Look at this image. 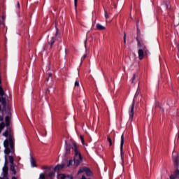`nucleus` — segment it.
Wrapping results in <instances>:
<instances>
[{
  "label": "nucleus",
  "instance_id": "obj_32",
  "mask_svg": "<svg viewBox=\"0 0 179 179\" xmlns=\"http://www.w3.org/2000/svg\"><path fill=\"white\" fill-rule=\"evenodd\" d=\"M136 78V74H134L133 78H131V83H134V80Z\"/></svg>",
  "mask_w": 179,
  "mask_h": 179
},
{
  "label": "nucleus",
  "instance_id": "obj_35",
  "mask_svg": "<svg viewBox=\"0 0 179 179\" xmlns=\"http://www.w3.org/2000/svg\"><path fill=\"white\" fill-rule=\"evenodd\" d=\"M59 33V29L56 27V34H55V36H58Z\"/></svg>",
  "mask_w": 179,
  "mask_h": 179
},
{
  "label": "nucleus",
  "instance_id": "obj_28",
  "mask_svg": "<svg viewBox=\"0 0 179 179\" xmlns=\"http://www.w3.org/2000/svg\"><path fill=\"white\" fill-rule=\"evenodd\" d=\"M3 136H6V138H8L9 133L8 131V130H6L3 134Z\"/></svg>",
  "mask_w": 179,
  "mask_h": 179
},
{
  "label": "nucleus",
  "instance_id": "obj_11",
  "mask_svg": "<svg viewBox=\"0 0 179 179\" xmlns=\"http://www.w3.org/2000/svg\"><path fill=\"white\" fill-rule=\"evenodd\" d=\"M48 43L50 45V48H52V45H54V43H55V38L52 35H49L48 36Z\"/></svg>",
  "mask_w": 179,
  "mask_h": 179
},
{
  "label": "nucleus",
  "instance_id": "obj_1",
  "mask_svg": "<svg viewBox=\"0 0 179 179\" xmlns=\"http://www.w3.org/2000/svg\"><path fill=\"white\" fill-rule=\"evenodd\" d=\"M173 167L175 169L173 174L170 176V179H179V153L173 155Z\"/></svg>",
  "mask_w": 179,
  "mask_h": 179
},
{
  "label": "nucleus",
  "instance_id": "obj_8",
  "mask_svg": "<svg viewBox=\"0 0 179 179\" xmlns=\"http://www.w3.org/2000/svg\"><path fill=\"white\" fill-rule=\"evenodd\" d=\"M136 41L138 48H140L141 50H146V45H145V44L141 41V38H139L138 36L136 37Z\"/></svg>",
  "mask_w": 179,
  "mask_h": 179
},
{
  "label": "nucleus",
  "instance_id": "obj_45",
  "mask_svg": "<svg viewBox=\"0 0 179 179\" xmlns=\"http://www.w3.org/2000/svg\"><path fill=\"white\" fill-rule=\"evenodd\" d=\"M47 92H50V90H47L45 94H47Z\"/></svg>",
  "mask_w": 179,
  "mask_h": 179
},
{
  "label": "nucleus",
  "instance_id": "obj_34",
  "mask_svg": "<svg viewBox=\"0 0 179 179\" xmlns=\"http://www.w3.org/2000/svg\"><path fill=\"white\" fill-rule=\"evenodd\" d=\"M66 179H73V177L71 176L70 175L66 176Z\"/></svg>",
  "mask_w": 179,
  "mask_h": 179
},
{
  "label": "nucleus",
  "instance_id": "obj_51",
  "mask_svg": "<svg viewBox=\"0 0 179 179\" xmlns=\"http://www.w3.org/2000/svg\"><path fill=\"white\" fill-rule=\"evenodd\" d=\"M49 69H50V66H49Z\"/></svg>",
  "mask_w": 179,
  "mask_h": 179
},
{
  "label": "nucleus",
  "instance_id": "obj_44",
  "mask_svg": "<svg viewBox=\"0 0 179 179\" xmlns=\"http://www.w3.org/2000/svg\"><path fill=\"white\" fill-rule=\"evenodd\" d=\"M82 179H86V177L85 176H83Z\"/></svg>",
  "mask_w": 179,
  "mask_h": 179
},
{
  "label": "nucleus",
  "instance_id": "obj_36",
  "mask_svg": "<svg viewBox=\"0 0 179 179\" xmlns=\"http://www.w3.org/2000/svg\"><path fill=\"white\" fill-rule=\"evenodd\" d=\"M76 78H77V79L79 78V71L76 72Z\"/></svg>",
  "mask_w": 179,
  "mask_h": 179
},
{
  "label": "nucleus",
  "instance_id": "obj_31",
  "mask_svg": "<svg viewBox=\"0 0 179 179\" xmlns=\"http://www.w3.org/2000/svg\"><path fill=\"white\" fill-rule=\"evenodd\" d=\"M124 44H126L127 43V34H124Z\"/></svg>",
  "mask_w": 179,
  "mask_h": 179
},
{
  "label": "nucleus",
  "instance_id": "obj_50",
  "mask_svg": "<svg viewBox=\"0 0 179 179\" xmlns=\"http://www.w3.org/2000/svg\"><path fill=\"white\" fill-rule=\"evenodd\" d=\"M173 155H174V152H173Z\"/></svg>",
  "mask_w": 179,
  "mask_h": 179
},
{
  "label": "nucleus",
  "instance_id": "obj_29",
  "mask_svg": "<svg viewBox=\"0 0 179 179\" xmlns=\"http://www.w3.org/2000/svg\"><path fill=\"white\" fill-rule=\"evenodd\" d=\"M72 163H73V161L72 159H70L69 161V164H67V167H69V166H72Z\"/></svg>",
  "mask_w": 179,
  "mask_h": 179
},
{
  "label": "nucleus",
  "instance_id": "obj_21",
  "mask_svg": "<svg viewBox=\"0 0 179 179\" xmlns=\"http://www.w3.org/2000/svg\"><path fill=\"white\" fill-rule=\"evenodd\" d=\"M107 139H108V141L109 142L110 146H112L113 145V141H111V138L110 137V136H108Z\"/></svg>",
  "mask_w": 179,
  "mask_h": 179
},
{
  "label": "nucleus",
  "instance_id": "obj_14",
  "mask_svg": "<svg viewBox=\"0 0 179 179\" xmlns=\"http://www.w3.org/2000/svg\"><path fill=\"white\" fill-rule=\"evenodd\" d=\"M46 177L50 179H52L55 177V172H50L49 173L46 174Z\"/></svg>",
  "mask_w": 179,
  "mask_h": 179
},
{
  "label": "nucleus",
  "instance_id": "obj_13",
  "mask_svg": "<svg viewBox=\"0 0 179 179\" xmlns=\"http://www.w3.org/2000/svg\"><path fill=\"white\" fill-rule=\"evenodd\" d=\"M64 167H65V164H57L54 170L55 171H59L60 170H62V169H64Z\"/></svg>",
  "mask_w": 179,
  "mask_h": 179
},
{
  "label": "nucleus",
  "instance_id": "obj_40",
  "mask_svg": "<svg viewBox=\"0 0 179 179\" xmlns=\"http://www.w3.org/2000/svg\"><path fill=\"white\" fill-rule=\"evenodd\" d=\"M0 121H3V117L0 116Z\"/></svg>",
  "mask_w": 179,
  "mask_h": 179
},
{
  "label": "nucleus",
  "instance_id": "obj_23",
  "mask_svg": "<svg viewBox=\"0 0 179 179\" xmlns=\"http://www.w3.org/2000/svg\"><path fill=\"white\" fill-rule=\"evenodd\" d=\"M48 78L46 79V82H48L50 80V78H51V76H52V73L48 72Z\"/></svg>",
  "mask_w": 179,
  "mask_h": 179
},
{
  "label": "nucleus",
  "instance_id": "obj_24",
  "mask_svg": "<svg viewBox=\"0 0 179 179\" xmlns=\"http://www.w3.org/2000/svg\"><path fill=\"white\" fill-rule=\"evenodd\" d=\"M80 140H81V142H82L83 145H85V138H84L83 136L80 135Z\"/></svg>",
  "mask_w": 179,
  "mask_h": 179
},
{
  "label": "nucleus",
  "instance_id": "obj_10",
  "mask_svg": "<svg viewBox=\"0 0 179 179\" xmlns=\"http://www.w3.org/2000/svg\"><path fill=\"white\" fill-rule=\"evenodd\" d=\"M3 94H5V92H3L2 87H0V96H3ZM0 101L2 102L3 107H6V99L5 98L2 97L0 99Z\"/></svg>",
  "mask_w": 179,
  "mask_h": 179
},
{
  "label": "nucleus",
  "instance_id": "obj_6",
  "mask_svg": "<svg viewBox=\"0 0 179 179\" xmlns=\"http://www.w3.org/2000/svg\"><path fill=\"white\" fill-rule=\"evenodd\" d=\"M9 169L8 168V159L6 158V156H5V163L4 166L3 167V177L6 178L8 177V171Z\"/></svg>",
  "mask_w": 179,
  "mask_h": 179
},
{
  "label": "nucleus",
  "instance_id": "obj_38",
  "mask_svg": "<svg viewBox=\"0 0 179 179\" xmlns=\"http://www.w3.org/2000/svg\"><path fill=\"white\" fill-rule=\"evenodd\" d=\"M166 9H170L171 6H169V3H166Z\"/></svg>",
  "mask_w": 179,
  "mask_h": 179
},
{
  "label": "nucleus",
  "instance_id": "obj_27",
  "mask_svg": "<svg viewBox=\"0 0 179 179\" xmlns=\"http://www.w3.org/2000/svg\"><path fill=\"white\" fill-rule=\"evenodd\" d=\"M75 87H79V81L76 80L75 84H74Z\"/></svg>",
  "mask_w": 179,
  "mask_h": 179
},
{
  "label": "nucleus",
  "instance_id": "obj_5",
  "mask_svg": "<svg viewBox=\"0 0 179 179\" xmlns=\"http://www.w3.org/2000/svg\"><path fill=\"white\" fill-rule=\"evenodd\" d=\"M8 160L10 162V169L13 173V174H16V169H15V159H13V157L9 156Z\"/></svg>",
  "mask_w": 179,
  "mask_h": 179
},
{
  "label": "nucleus",
  "instance_id": "obj_49",
  "mask_svg": "<svg viewBox=\"0 0 179 179\" xmlns=\"http://www.w3.org/2000/svg\"><path fill=\"white\" fill-rule=\"evenodd\" d=\"M0 179H4L3 178H0Z\"/></svg>",
  "mask_w": 179,
  "mask_h": 179
},
{
  "label": "nucleus",
  "instance_id": "obj_39",
  "mask_svg": "<svg viewBox=\"0 0 179 179\" xmlns=\"http://www.w3.org/2000/svg\"><path fill=\"white\" fill-rule=\"evenodd\" d=\"M87 39H86L85 41V48H86V47H87Z\"/></svg>",
  "mask_w": 179,
  "mask_h": 179
},
{
  "label": "nucleus",
  "instance_id": "obj_33",
  "mask_svg": "<svg viewBox=\"0 0 179 179\" xmlns=\"http://www.w3.org/2000/svg\"><path fill=\"white\" fill-rule=\"evenodd\" d=\"M41 169H42V170H45V169H48V170H50V167H48V166H42L41 167Z\"/></svg>",
  "mask_w": 179,
  "mask_h": 179
},
{
  "label": "nucleus",
  "instance_id": "obj_16",
  "mask_svg": "<svg viewBox=\"0 0 179 179\" xmlns=\"http://www.w3.org/2000/svg\"><path fill=\"white\" fill-rule=\"evenodd\" d=\"M31 164L32 167H37V164H36V161L34 160V158H33V157H31Z\"/></svg>",
  "mask_w": 179,
  "mask_h": 179
},
{
  "label": "nucleus",
  "instance_id": "obj_3",
  "mask_svg": "<svg viewBox=\"0 0 179 179\" xmlns=\"http://www.w3.org/2000/svg\"><path fill=\"white\" fill-rule=\"evenodd\" d=\"M4 148H6L4 152L6 155H9L10 153V149H13V140H12L11 138H9V139H6L4 143Z\"/></svg>",
  "mask_w": 179,
  "mask_h": 179
},
{
  "label": "nucleus",
  "instance_id": "obj_7",
  "mask_svg": "<svg viewBox=\"0 0 179 179\" xmlns=\"http://www.w3.org/2000/svg\"><path fill=\"white\" fill-rule=\"evenodd\" d=\"M123 148H124V134L121 136V143H120V156H121V159L122 161V163H124V151H123Z\"/></svg>",
  "mask_w": 179,
  "mask_h": 179
},
{
  "label": "nucleus",
  "instance_id": "obj_42",
  "mask_svg": "<svg viewBox=\"0 0 179 179\" xmlns=\"http://www.w3.org/2000/svg\"><path fill=\"white\" fill-rule=\"evenodd\" d=\"M159 108H160L162 111H164V109L163 108V107L159 106Z\"/></svg>",
  "mask_w": 179,
  "mask_h": 179
},
{
  "label": "nucleus",
  "instance_id": "obj_22",
  "mask_svg": "<svg viewBox=\"0 0 179 179\" xmlns=\"http://www.w3.org/2000/svg\"><path fill=\"white\" fill-rule=\"evenodd\" d=\"M5 128V123L2 122L1 124H0V132L1 131H2V129H3Z\"/></svg>",
  "mask_w": 179,
  "mask_h": 179
},
{
  "label": "nucleus",
  "instance_id": "obj_9",
  "mask_svg": "<svg viewBox=\"0 0 179 179\" xmlns=\"http://www.w3.org/2000/svg\"><path fill=\"white\" fill-rule=\"evenodd\" d=\"M145 54H148V49H145V50L139 49L138 50V58L140 60L143 59V57H145Z\"/></svg>",
  "mask_w": 179,
  "mask_h": 179
},
{
  "label": "nucleus",
  "instance_id": "obj_17",
  "mask_svg": "<svg viewBox=\"0 0 179 179\" xmlns=\"http://www.w3.org/2000/svg\"><path fill=\"white\" fill-rule=\"evenodd\" d=\"M66 177V176L65 174L60 173L57 175V179H65Z\"/></svg>",
  "mask_w": 179,
  "mask_h": 179
},
{
  "label": "nucleus",
  "instance_id": "obj_41",
  "mask_svg": "<svg viewBox=\"0 0 179 179\" xmlns=\"http://www.w3.org/2000/svg\"><path fill=\"white\" fill-rule=\"evenodd\" d=\"M85 57H86V55H85L83 56V57L82 58V61H83Z\"/></svg>",
  "mask_w": 179,
  "mask_h": 179
},
{
  "label": "nucleus",
  "instance_id": "obj_18",
  "mask_svg": "<svg viewBox=\"0 0 179 179\" xmlns=\"http://www.w3.org/2000/svg\"><path fill=\"white\" fill-rule=\"evenodd\" d=\"M86 170H87V167L82 168L78 171V174H82V173H84V171L85 172Z\"/></svg>",
  "mask_w": 179,
  "mask_h": 179
},
{
  "label": "nucleus",
  "instance_id": "obj_4",
  "mask_svg": "<svg viewBox=\"0 0 179 179\" xmlns=\"http://www.w3.org/2000/svg\"><path fill=\"white\" fill-rule=\"evenodd\" d=\"M140 93H141V91H138V90H137L136 94L134 96V98L133 99L131 106H130V110L129 112V118H131V121H132V119L134 118V114H135V113L134 112V110L135 108V99L138 97Z\"/></svg>",
  "mask_w": 179,
  "mask_h": 179
},
{
  "label": "nucleus",
  "instance_id": "obj_48",
  "mask_svg": "<svg viewBox=\"0 0 179 179\" xmlns=\"http://www.w3.org/2000/svg\"><path fill=\"white\" fill-rule=\"evenodd\" d=\"M12 179H17L15 177H13V178Z\"/></svg>",
  "mask_w": 179,
  "mask_h": 179
},
{
  "label": "nucleus",
  "instance_id": "obj_26",
  "mask_svg": "<svg viewBox=\"0 0 179 179\" xmlns=\"http://www.w3.org/2000/svg\"><path fill=\"white\" fill-rule=\"evenodd\" d=\"M137 37L141 38V30H139V29H137Z\"/></svg>",
  "mask_w": 179,
  "mask_h": 179
},
{
  "label": "nucleus",
  "instance_id": "obj_46",
  "mask_svg": "<svg viewBox=\"0 0 179 179\" xmlns=\"http://www.w3.org/2000/svg\"><path fill=\"white\" fill-rule=\"evenodd\" d=\"M64 52L65 54H66V49H64Z\"/></svg>",
  "mask_w": 179,
  "mask_h": 179
},
{
  "label": "nucleus",
  "instance_id": "obj_20",
  "mask_svg": "<svg viewBox=\"0 0 179 179\" xmlns=\"http://www.w3.org/2000/svg\"><path fill=\"white\" fill-rule=\"evenodd\" d=\"M71 153V147L66 145V155H69Z\"/></svg>",
  "mask_w": 179,
  "mask_h": 179
},
{
  "label": "nucleus",
  "instance_id": "obj_37",
  "mask_svg": "<svg viewBox=\"0 0 179 179\" xmlns=\"http://www.w3.org/2000/svg\"><path fill=\"white\" fill-rule=\"evenodd\" d=\"M105 17L106 19H108V14L107 13V11H105Z\"/></svg>",
  "mask_w": 179,
  "mask_h": 179
},
{
  "label": "nucleus",
  "instance_id": "obj_2",
  "mask_svg": "<svg viewBox=\"0 0 179 179\" xmlns=\"http://www.w3.org/2000/svg\"><path fill=\"white\" fill-rule=\"evenodd\" d=\"M72 149L74 152V158L73 162L75 166H79L80 163H82V160H83V157H82V154H80V151L78 149V145H76V143H73Z\"/></svg>",
  "mask_w": 179,
  "mask_h": 179
},
{
  "label": "nucleus",
  "instance_id": "obj_25",
  "mask_svg": "<svg viewBox=\"0 0 179 179\" xmlns=\"http://www.w3.org/2000/svg\"><path fill=\"white\" fill-rule=\"evenodd\" d=\"M39 179H45V174L41 173L39 176Z\"/></svg>",
  "mask_w": 179,
  "mask_h": 179
},
{
  "label": "nucleus",
  "instance_id": "obj_30",
  "mask_svg": "<svg viewBox=\"0 0 179 179\" xmlns=\"http://www.w3.org/2000/svg\"><path fill=\"white\" fill-rule=\"evenodd\" d=\"M74 5H75L76 10H77V8H78V0H74Z\"/></svg>",
  "mask_w": 179,
  "mask_h": 179
},
{
  "label": "nucleus",
  "instance_id": "obj_47",
  "mask_svg": "<svg viewBox=\"0 0 179 179\" xmlns=\"http://www.w3.org/2000/svg\"><path fill=\"white\" fill-rule=\"evenodd\" d=\"M122 170H124V165L122 166Z\"/></svg>",
  "mask_w": 179,
  "mask_h": 179
},
{
  "label": "nucleus",
  "instance_id": "obj_43",
  "mask_svg": "<svg viewBox=\"0 0 179 179\" xmlns=\"http://www.w3.org/2000/svg\"><path fill=\"white\" fill-rule=\"evenodd\" d=\"M17 7L20 8V3H17Z\"/></svg>",
  "mask_w": 179,
  "mask_h": 179
},
{
  "label": "nucleus",
  "instance_id": "obj_19",
  "mask_svg": "<svg viewBox=\"0 0 179 179\" xmlns=\"http://www.w3.org/2000/svg\"><path fill=\"white\" fill-rule=\"evenodd\" d=\"M85 173L88 176H92V171H90L89 168H87V169H85Z\"/></svg>",
  "mask_w": 179,
  "mask_h": 179
},
{
  "label": "nucleus",
  "instance_id": "obj_12",
  "mask_svg": "<svg viewBox=\"0 0 179 179\" xmlns=\"http://www.w3.org/2000/svg\"><path fill=\"white\" fill-rule=\"evenodd\" d=\"M12 118V115L8 113V115L6 117V127H9L10 125V119Z\"/></svg>",
  "mask_w": 179,
  "mask_h": 179
},
{
  "label": "nucleus",
  "instance_id": "obj_15",
  "mask_svg": "<svg viewBox=\"0 0 179 179\" xmlns=\"http://www.w3.org/2000/svg\"><path fill=\"white\" fill-rule=\"evenodd\" d=\"M96 29L98 30H106V27H103V25L100 24H96Z\"/></svg>",
  "mask_w": 179,
  "mask_h": 179
}]
</instances>
